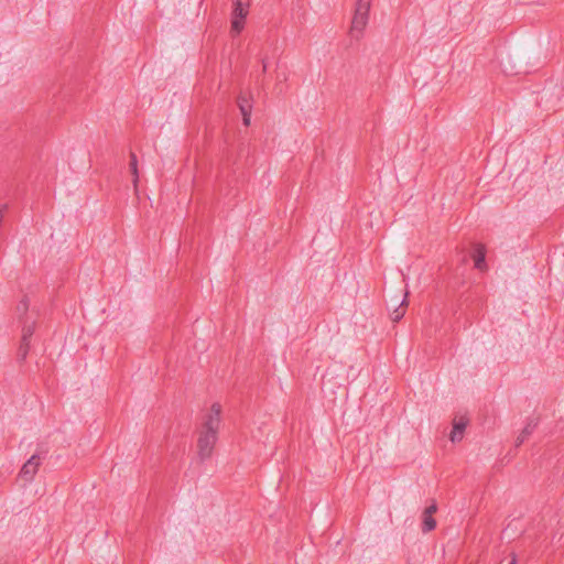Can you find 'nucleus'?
I'll list each match as a JSON object with an SVG mask.
<instances>
[{
    "instance_id": "f257e3e1",
    "label": "nucleus",
    "mask_w": 564,
    "mask_h": 564,
    "mask_svg": "<svg viewBox=\"0 0 564 564\" xmlns=\"http://www.w3.org/2000/svg\"><path fill=\"white\" fill-rule=\"evenodd\" d=\"M220 415V404L214 403L210 408V412L204 419L197 440V454L202 462L210 458L213 455L218 438Z\"/></svg>"
},
{
    "instance_id": "f03ea898",
    "label": "nucleus",
    "mask_w": 564,
    "mask_h": 564,
    "mask_svg": "<svg viewBox=\"0 0 564 564\" xmlns=\"http://www.w3.org/2000/svg\"><path fill=\"white\" fill-rule=\"evenodd\" d=\"M370 7V0H358L356 3L355 14L350 28V34L356 39H359L368 23Z\"/></svg>"
},
{
    "instance_id": "7ed1b4c3",
    "label": "nucleus",
    "mask_w": 564,
    "mask_h": 564,
    "mask_svg": "<svg viewBox=\"0 0 564 564\" xmlns=\"http://www.w3.org/2000/svg\"><path fill=\"white\" fill-rule=\"evenodd\" d=\"M249 0H234L231 29L237 34L243 29V20L248 14Z\"/></svg>"
},
{
    "instance_id": "20e7f679",
    "label": "nucleus",
    "mask_w": 564,
    "mask_h": 564,
    "mask_svg": "<svg viewBox=\"0 0 564 564\" xmlns=\"http://www.w3.org/2000/svg\"><path fill=\"white\" fill-rule=\"evenodd\" d=\"M42 464V458L39 454H33L21 467L18 478L24 481V485L30 484L40 466Z\"/></svg>"
},
{
    "instance_id": "39448f33",
    "label": "nucleus",
    "mask_w": 564,
    "mask_h": 564,
    "mask_svg": "<svg viewBox=\"0 0 564 564\" xmlns=\"http://www.w3.org/2000/svg\"><path fill=\"white\" fill-rule=\"evenodd\" d=\"M468 424V420L464 416H460L458 420L455 419L453 423V430L451 432V441L453 443L459 442L463 440L465 429Z\"/></svg>"
},
{
    "instance_id": "423d86ee",
    "label": "nucleus",
    "mask_w": 564,
    "mask_h": 564,
    "mask_svg": "<svg viewBox=\"0 0 564 564\" xmlns=\"http://www.w3.org/2000/svg\"><path fill=\"white\" fill-rule=\"evenodd\" d=\"M538 426V420L536 419H529L527 422L524 429L521 431V433L518 435L516 440V446L519 447L523 442L533 433L535 427Z\"/></svg>"
},
{
    "instance_id": "0eeeda50",
    "label": "nucleus",
    "mask_w": 564,
    "mask_h": 564,
    "mask_svg": "<svg viewBox=\"0 0 564 564\" xmlns=\"http://www.w3.org/2000/svg\"><path fill=\"white\" fill-rule=\"evenodd\" d=\"M475 267L479 270L486 268V248L484 245H476L473 254Z\"/></svg>"
},
{
    "instance_id": "6e6552de",
    "label": "nucleus",
    "mask_w": 564,
    "mask_h": 564,
    "mask_svg": "<svg viewBox=\"0 0 564 564\" xmlns=\"http://www.w3.org/2000/svg\"><path fill=\"white\" fill-rule=\"evenodd\" d=\"M408 292L404 293V296L402 299V301L400 302V304L398 306H394L393 311L391 312L390 314V317L393 322H399L405 314V308L404 306L406 305V297H408ZM397 302H394L393 305H397Z\"/></svg>"
},
{
    "instance_id": "1a4fd4ad",
    "label": "nucleus",
    "mask_w": 564,
    "mask_h": 564,
    "mask_svg": "<svg viewBox=\"0 0 564 564\" xmlns=\"http://www.w3.org/2000/svg\"><path fill=\"white\" fill-rule=\"evenodd\" d=\"M436 528V520L432 514L422 513V531L430 532Z\"/></svg>"
},
{
    "instance_id": "9d476101",
    "label": "nucleus",
    "mask_w": 564,
    "mask_h": 564,
    "mask_svg": "<svg viewBox=\"0 0 564 564\" xmlns=\"http://www.w3.org/2000/svg\"><path fill=\"white\" fill-rule=\"evenodd\" d=\"M129 166H130L131 174L133 175V184H134V186H137L138 181H139L138 160H137V155L133 152L130 153Z\"/></svg>"
},
{
    "instance_id": "9b49d317",
    "label": "nucleus",
    "mask_w": 564,
    "mask_h": 564,
    "mask_svg": "<svg viewBox=\"0 0 564 564\" xmlns=\"http://www.w3.org/2000/svg\"><path fill=\"white\" fill-rule=\"evenodd\" d=\"M237 105H238V107L240 109V112H245L247 110H251L252 109V105H251L250 98L247 97L243 94H240L238 96Z\"/></svg>"
},
{
    "instance_id": "f8f14e48",
    "label": "nucleus",
    "mask_w": 564,
    "mask_h": 564,
    "mask_svg": "<svg viewBox=\"0 0 564 564\" xmlns=\"http://www.w3.org/2000/svg\"><path fill=\"white\" fill-rule=\"evenodd\" d=\"M34 330H35V323L34 322H32V323H24V325L22 327V337H21V339L31 341V337L33 336Z\"/></svg>"
},
{
    "instance_id": "ddd939ff",
    "label": "nucleus",
    "mask_w": 564,
    "mask_h": 564,
    "mask_svg": "<svg viewBox=\"0 0 564 564\" xmlns=\"http://www.w3.org/2000/svg\"><path fill=\"white\" fill-rule=\"evenodd\" d=\"M30 343L29 340L21 339L19 349H18V358L21 361H24L28 357V354L30 351Z\"/></svg>"
},
{
    "instance_id": "4468645a",
    "label": "nucleus",
    "mask_w": 564,
    "mask_h": 564,
    "mask_svg": "<svg viewBox=\"0 0 564 564\" xmlns=\"http://www.w3.org/2000/svg\"><path fill=\"white\" fill-rule=\"evenodd\" d=\"M28 310H29V302H28V300L24 297V299H22V300L18 303V305H17V307H15V312H17V314L19 315V317L21 318L23 315H25V314H26Z\"/></svg>"
},
{
    "instance_id": "2eb2a0df",
    "label": "nucleus",
    "mask_w": 564,
    "mask_h": 564,
    "mask_svg": "<svg viewBox=\"0 0 564 564\" xmlns=\"http://www.w3.org/2000/svg\"><path fill=\"white\" fill-rule=\"evenodd\" d=\"M437 511V505L435 501H433L427 508L424 509V513L427 514H434Z\"/></svg>"
},
{
    "instance_id": "dca6fc26",
    "label": "nucleus",
    "mask_w": 564,
    "mask_h": 564,
    "mask_svg": "<svg viewBox=\"0 0 564 564\" xmlns=\"http://www.w3.org/2000/svg\"><path fill=\"white\" fill-rule=\"evenodd\" d=\"M242 115V121L246 127L250 124V117H251V110H247L245 112H241Z\"/></svg>"
},
{
    "instance_id": "f3484780",
    "label": "nucleus",
    "mask_w": 564,
    "mask_h": 564,
    "mask_svg": "<svg viewBox=\"0 0 564 564\" xmlns=\"http://www.w3.org/2000/svg\"><path fill=\"white\" fill-rule=\"evenodd\" d=\"M262 72H267V62L265 59H262Z\"/></svg>"
},
{
    "instance_id": "a211bd4d",
    "label": "nucleus",
    "mask_w": 564,
    "mask_h": 564,
    "mask_svg": "<svg viewBox=\"0 0 564 564\" xmlns=\"http://www.w3.org/2000/svg\"><path fill=\"white\" fill-rule=\"evenodd\" d=\"M517 563V556L516 554H512L511 561L509 564H516Z\"/></svg>"
}]
</instances>
